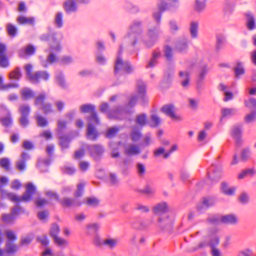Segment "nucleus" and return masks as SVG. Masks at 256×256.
Here are the masks:
<instances>
[{
	"label": "nucleus",
	"mask_w": 256,
	"mask_h": 256,
	"mask_svg": "<svg viewBox=\"0 0 256 256\" xmlns=\"http://www.w3.org/2000/svg\"><path fill=\"white\" fill-rule=\"evenodd\" d=\"M158 10L154 12L153 16L159 25L160 24L162 15L166 11L176 12L179 7L178 0H161L158 4Z\"/></svg>",
	"instance_id": "obj_1"
},
{
	"label": "nucleus",
	"mask_w": 256,
	"mask_h": 256,
	"mask_svg": "<svg viewBox=\"0 0 256 256\" xmlns=\"http://www.w3.org/2000/svg\"><path fill=\"white\" fill-rule=\"evenodd\" d=\"M47 33L42 34L40 39L42 42H48L50 50L52 52H60L62 50L61 42L57 38L58 33L49 27Z\"/></svg>",
	"instance_id": "obj_2"
},
{
	"label": "nucleus",
	"mask_w": 256,
	"mask_h": 256,
	"mask_svg": "<svg viewBox=\"0 0 256 256\" xmlns=\"http://www.w3.org/2000/svg\"><path fill=\"white\" fill-rule=\"evenodd\" d=\"M123 46H120L117 60L115 62L114 74H116L120 70H123L127 74H133L135 72V68L129 60H123L121 56Z\"/></svg>",
	"instance_id": "obj_3"
},
{
	"label": "nucleus",
	"mask_w": 256,
	"mask_h": 256,
	"mask_svg": "<svg viewBox=\"0 0 256 256\" xmlns=\"http://www.w3.org/2000/svg\"><path fill=\"white\" fill-rule=\"evenodd\" d=\"M138 96L132 97L130 99L128 104L126 106L128 108H130L131 110L132 108L136 105L138 100L142 104H145L148 102V98L146 94V85L144 82L140 81L138 82Z\"/></svg>",
	"instance_id": "obj_4"
},
{
	"label": "nucleus",
	"mask_w": 256,
	"mask_h": 256,
	"mask_svg": "<svg viewBox=\"0 0 256 256\" xmlns=\"http://www.w3.org/2000/svg\"><path fill=\"white\" fill-rule=\"evenodd\" d=\"M142 22L138 20L134 21L130 26V32L128 33L126 38L128 42L132 46H134L138 42V36L142 33Z\"/></svg>",
	"instance_id": "obj_5"
},
{
	"label": "nucleus",
	"mask_w": 256,
	"mask_h": 256,
	"mask_svg": "<svg viewBox=\"0 0 256 256\" xmlns=\"http://www.w3.org/2000/svg\"><path fill=\"white\" fill-rule=\"evenodd\" d=\"M86 149L90 156L96 161L100 160L106 152L104 146L100 144H88Z\"/></svg>",
	"instance_id": "obj_6"
},
{
	"label": "nucleus",
	"mask_w": 256,
	"mask_h": 256,
	"mask_svg": "<svg viewBox=\"0 0 256 256\" xmlns=\"http://www.w3.org/2000/svg\"><path fill=\"white\" fill-rule=\"evenodd\" d=\"M160 33V30L159 26L149 29L148 32V40L145 39L144 40L146 46L148 48L154 46L158 40Z\"/></svg>",
	"instance_id": "obj_7"
},
{
	"label": "nucleus",
	"mask_w": 256,
	"mask_h": 256,
	"mask_svg": "<svg viewBox=\"0 0 256 256\" xmlns=\"http://www.w3.org/2000/svg\"><path fill=\"white\" fill-rule=\"evenodd\" d=\"M46 96L44 94H41L36 97L34 104L41 105L40 109L43 110L44 114H48L54 112L52 105L50 103H46Z\"/></svg>",
	"instance_id": "obj_8"
},
{
	"label": "nucleus",
	"mask_w": 256,
	"mask_h": 256,
	"mask_svg": "<svg viewBox=\"0 0 256 256\" xmlns=\"http://www.w3.org/2000/svg\"><path fill=\"white\" fill-rule=\"evenodd\" d=\"M174 74V68L171 67L168 68L164 71L163 79L160 84L162 88L168 89L170 87Z\"/></svg>",
	"instance_id": "obj_9"
},
{
	"label": "nucleus",
	"mask_w": 256,
	"mask_h": 256,
	"mask_svg": "<svg viewBox=\"0 0 256 256\" xmlns=\"http://www.w3.org/2000/svg\"><path fill=\"white\" fill-rule=\"evenodd\" d=\"M210 170L212 172L208 173L209 179L213 182H218L223 176L222 166L213 164L210 168Z\"/></svg>",
	"instance_id": "obj_10"
},
{
	"label": "nucleus",
	"mask_w": 256,
	"mask_h": 256,
	"mask_svg": "<svg viewBox=\"0 0 256 256\" xmlns=\"http://www.w3.org/2000/svg\"><path fill=\"white\" fill-rule=\"evenodd\" d=\"M26 192L20 196V199L22 202H28L32 200V196L36 192V188L32 182H28L26 184Z\"/></svg>",
	"instance_id": "obj_11"
},
{
	"label": "nucleus",
	"mask_w": 256,
	"mask_h": 256,
	"mask_svg": "<svg viewBox=\"0 0 256 256\" xmlns=\"http://www.w3.org/2000/svg\"><path fill=\"white\" fill-rule=\"evenodd\" d=\"M161 112L170 117L174 120L180 121L182 118L180 116L176 115L175 113V106L173 104L164 105L160 110Z\"/></svg>",
	"instance_id": "obj_12"
},
{
	"label": "nucleus",
	"mask_w": 256,
	"mask_h": 256,
	"mask_svg": "<svg viewBox=\"0 0 256 256\" xmlns=\"http://www.w3.org/2000/svg\"><path fill=\"white\" fill-rule=\"evenodd\" d=\"M160 228L162 230H170L174 224V220L169 216L160 217L158 220Z\"/></svg>",
	"instance_id": "obj_13"
},
{
	"label": "nucleus",
	"mask_w": 256,
	"mask_h": 256,
	"mask_svg": "<svg viewBox=\"0 0 256 256\" xmlns=\"http://www.w3.org/2000/svg\"><path fill=\"white\" fill-rule=\"evenodd\" d=\"M58 202L64 208H70L72 206H80L82 202L76 198H64L60 199Z\"/></svg>",
	"instance_id": "obj_14"
},
{
	"label": "nucleus",
	"mask_w": 256,
	"mask_h": 256,
	"mask_svg": "<svg viewBox=\"0 0 256 256\" xmlns=\"http://www.w3.org/2000/svg\"><path fill=\"white\" fill-rule=\"evenodd\" d=\"M189 40L186 38H181L175 43V50L180 53H186L188 50Z\"/></svg>",
	"instance_id": "obj_15"
},
{
	"label": "nucleus",
	"mask_w": 256,
	"mask_h": 256,
	"mask_svg": "<svg viewBox=\"0 0 256 256\" xmlns=\"http://www.w3.org/2000/svg\"><path fill=\"white\" fill-rule=\"evenodd\" d=\"M209 70H210L207 64H204L200 66L199 74L196 80L198 88H200L202 86L204 81L206 75L208 74Z\"/></svg>",
	"instance_id": "obj_16"
},
{
	"label": "nucleus",
	"mask_w": 256,
	"mask_h": 256,
	"mask_svg": "<svg viewBox=\"0 0 256 256\" xmlns=\"http://www.w3.org/2000/svg\"><path fill=\"white\" fill-rule=\"evenodd\" d=\"M154 222V218L146 220V221H136L132 224L134 228L137 230H144L148 229Z\"/></svg>",
	"instance_id": "obj_17"
},
{
	"label": "nucleus",
	"mask_w": 256,
	"mask_h": 256,
	"mask_svg": "<svg viewBox=\"0 0 256 256\" xmlns=\"http://www.w3.org/2000/svg\"><path fill=\"white\" fill-rule=\"evenodd\" d=\"M242 128L240 125L234 126L231 130L232 137L235 140L236 144L239 145L242 143Z\"/></svg>",
	"instance_id": "obj_18"
},
{
	"label": "nucleus",
	"mask_w": 256,
	"mask_h": 256,
	"mask_svg": "<svg viewBox=\"0 0 256 256\" xmlns=\"http://www.w3.org/2000/svg\"><path fill=\"white\" fill-rule=\"evenodd\" d=\"M100 136V134L95 126L88 124L86 130V138L92 141L96 140Z\"/></svg>",
	"instance_id": "obj_19"
},
{
	"label": "nucleus",
	"mask_w": 256,
	"mask_h": 256,
	"mask_svg": "<svg viewBox=\"0 0 256 256\" xmlns=\"http://www.w3.org/2000/svg\"><path fill=\"white\" fill-rule=\"evenodd\" d=\"M30 156L26 152H24L20 156V158L16 163V168L20 171H24L26 168V162Z\"/></svg>",
	"instance_id": "obj_20"
},
{
	"label": "nucleus",
	"mask_w": 256,
	"mask_h": 256,
	"mask_svg": "<svg viewBox=\"0 0 256 256\" xmlns=\"http://www.w3.org/2000/svg\"><path fill=\"white\" fill-rule=\"evenodd\" d=\"M238 222V218L234 214H229L221 216V224L236 225Z\"/></svg>",
	"instance_id": "obj_21"
},
{
	"label": "nucleus",
	"mask_w": 256,
	"mask_h": 256,
	"mask_svg": "<svg viewBox=\"0 0 256 256\" xmlns=\"http://www.w3.org/2000/svg\"><path fill=\"white\" fill-rule=\"evenodd\" d=\"M50 77V74L46 71L40 70L34 74V76H32V81L37 82H39L40 80L47 81L49 80Z\"/></svg>",
	"instance_id": "obj_22"
},
{
	"label": "nucleus",
	"mask_w": 256,
	"mask_h": 256,
	"mask_svg": "<svg viewBox=\"0 0 256 256\" xmlns=\"http://www.w3.org/2000/svg\"><path fill=\"white\" fill-rule=\"evenodd\" d=\"M168 204L166 202H162L157 204L153 208V212L156 214H164L168 212Z\"/></svg>",
	"instance_id": "obj_23"
},
{
	"label": "nucleus",
	"mask_w": 256,
	"mask_h": 256,
	"mask_svg": "<svg viewBox=\"0 0 256 256\" xmlns=\"http://www.w3.org/2000/svg\"><path fill=\"white\" fill-rule=\"evenodd\" d=\"M180 83L184 88L188 87L190 82V74L188 71H181L179 73Z\"/></svg>",
	"instance_id": "obj_24"
},
{
	"label": "nucleus",
	"mask_w": 256,
	"mask_h": 256,
	"mask_svg": "<svg viewBox=\"0 0 256 256\" xmlns=\"http://www.w3.org/2000/svg\"><path fill=\"white\" fill-rule=\"evenodd\" d=\"M236 190L235 187L229 188L228 184L226 182H224L221 184L220 190L225 195L233 196L235 194Z\"/></svg>",
	"instance_id": "obj_25"
},
{
	"label": "nucleus",
	"mask_w": 256,
	"mask_h": 256,
	"mask_svg": "<svg viewBox=\"0 0 256 256\" xmlns=\"http://www.w3.org/2000/svg\"><path fill=\"white\" fill-rule=\"evenodd\" d=\"M226 44V38L222 34H218L216 36V51L218 52L225 48Z\"/></svg>",
	"instance_id": "obj_26"
},
{
	"label": "nucleus",
	"mask_w": 256,
	"mask_h": 256,
	"mask_svg": "<svg viewBox=\"0 0 256 256\" xmlns=\"http://www.w3.org/2000/svg\"><path fill=\"white\" fill-rule=\"evenodd\" d=\"M64 8L68 14L76 12L78 10L76 2L74 0L66 1L64 4Z\"/></svg>",
	"instance_id": "obj_27"
},
{
	"label": "nucleus",
	"mask_w": 256,
	"mask_h": 256,
	"mask_svg": "<svg viewBox=\"0 0 256 256\" xmlns=\"http://www.w3.org/2000/svg\"><path fill=\"white\" fill-rule=\"evenodd\" d=\"M247 17L246 26L249 30H252L256 28V22L253 14L248 12L246 14Z\"/></svg>",
	"instance_id": "obj_28"
},
{
	"label": "nucleus",
	"mask_w": 256,
	"mask_h": 256,
	"mask_svg": "<svg viewBox=\"0 0 256 256\" xmlns=\"http://www.w3.org/2000/svg\"><path fill=\"white\" fill-rule=\"evenodd\" d=\"M59 139V145L62 150H64L68 149L70 147V144L72 141V138L68 135H66L64 137H61Z\"/></svg>",
	"instance_id": "obj_29"
},
{
	"label": "nucleus",
	"mask_w": 256,
	"mask_h": 256,
	"mask_svg": "<svg viewBox=\"0 0 256 256\" xmlns=\"http://www.w3.org/2000/svg\"><path fill=\"white\" fill-rule=\"evenodd\" d=\"M82 202L88 206L95 208L100 205V200L96 197L90 196L86 198Z\"/></svg>",
	"instance_id": "obj_30"
},
{
	"label": "nucleus",
	"mask_w": 256,
	"mask_h": 256,
	"mask_svg": "<svg viewBox=\"0 0 256 256\" xmlns=\"http://www.w3.org/2000/svg\"><path fill=\"white\" fill-rule=\"evenodd\" d=\"M88 124H92V126H100L101 124L100 120L98 118L97 112H94L87 118Z\"/></svg>",
	"instance_id": "obj_31"
},
{
	"label": "nucleus",
	"mask_w": 256,
	"mask_h": 256,
	"mask_svg": "<svg viewBox=\"0 0 256 256\" xmlns=\"http://www.w3.org/2000/svg\"><path fill=\"white\" fill-rule=\"evenodd\" d=\"M56 81L57 84L62 89H66L68 86L66 84L64 76L62 72L56 74Z\"/></svg>",
	"instance_id": "obj_32"
},
{
	"label": "nucleus",
	"mask_w": 256,
	"mask_h": 256,
	"mask_svg": "<svg viewBox=\"0 0 256 256\" xmlns=\"http://www.w3.org/2000/svg\"><path fill=\"white\" fill-rule=\"evenodd\" d=\"M20 87V84L18 82L9 83L4 84V79L2 76H0V90H6L9 88H16Z\"/></svg>",
	"instance_id": "obj_33"
},
{
	"label": "nucleus",
	"mask_w": 256,
	"mask_h": 256,
	"mask_svg": "<svg viewBox=\"0 0 256 256\" xmlns=\"http://www.w3.org/2000/svg\"><path fill=\"white\" fill-rule=\"evenodd\" d=\"M51 162L52 160L50 158H40L38 160L37 166L42 172H46L48 170L44 168V166L48 167L50 165Z\"/></svg>",
	"instance_id": "obj_34"
},
{
	"label": "nucleus",
	"mask_w": 256,
	"mask_h": 256,
	"mask_svg": "<svg viewBox=\"0 0 256 256\" xmlns=\"http://www.w3.org/2000/svg\"><path fill=\"white\" fill-rule=\"evenodd\" d=\"M21 94L24 100H28L30 98H33L36 97L33 90L28 88H24L21 90Z\"/></svg>",
	"instance_id": "obj_35"
},
{
	"label": "nucleus",
	"mask_w": 256,
	"mask_h": 256,
	"mask_svg": "<svg viewBox=\"0 0 256 256\" xmlns=\"http://www.w3.org/2000/svg\"><path fill=\"white\" fill-rule=\"evenodd\" d=\"M11 212L16 217L20 214H29V212H26L24 208L22 207L19 203H16L15 206L12 208Z\"/></svg>",
	"instance_id": "obj_36"
},
{
	"label": "nucleus",
	"mask_w": 256,
	"mask_h": 256,
	"mask_svg": "<svg viewBox=\"0 0 256 256\" xmlns=\"http://www.w3.org/2000/svg\"><path fill=\"white\" fill-rule=\"evenodd\" d=\"M238 114V110L236 108H223L222 110V118L231 117Z\"/></svg>",
	"instance_id": "obj_37"
},
{
	"label": "nucleus",
	"mask_w": 256,
	"mask_h": 256,
	"mask_svg": "<svg viewBox=\"0 0 256 256\" xmlns=\"http://www.w3.org/2000/svg\"><path fill=\"white\" fill-rule=\"evenodd\" d=\"M234 71L236 78H240L242 76L245 74L246 70L241 62L238 61L236 62V66L234 68Z\"/></svg>",
	"instance_id": "obj_38"
},
{
	"label": "nucleus",
	"mask_w": 256,
	"mask_h": 256,
	"mask_svg": "<svg viewBox=\"0 0 256 256\" xmlns=\"http://www.w3.org/2000/svg\"><path fill=\"white\" fill-rule=\"evenodd\" d=\"M67 122L65 121L59 120L58 124L57 134L58 138L61 137H64L66 135L64 134V130L66 128Z\"/></svg>",
	"instance_id": "obj_39"
},
{
	"label": "nucleus",
	"mask_w": 256,
	"mask_h": 256,
	"mask_svg": "<svg viewBox=\"0 0 256 256\" xmlns=\"http://www.w3.org/2000/svg\"><path fill=\"white\" fill-rule=\"evenodd\" d=\"M18 250V246L14 242H6L4 252L8 254H14Z\"/></svg>",
	"instance_id": "obj_40"
},
{
	"label": "nucleus",
	"mask_w": 256,
	"mask_h": 256,
	"mask_svg": "<svg viewBox=\"0 0 256 256\" xmlns=\"http://www.w3.org/2000/svg\"><path fill=\"white\" fill-rule=\"evenodd\" d=\"M199 24L198 22H192L190 23V32L192 38H196L198 37Z\"/></svg>",
	"instance_id": "obj_41"
},
{
	"label": "nucleus",
	"mask_w": 256,
	"mask_h": 256,
	"mask_svg": "<svg viewBox=\"0 0 256 256\" xmlns=\"http://www.w3.org/2000/svg\"><path fill=\"white\" fill-rule=\"evenodd\" d=\"M136 123L140 126L143 127L148 124L147 119V115L145 113H142L137 116Z\"/></svg>",
	"instance_id": "obj_42"
},
{
	"label": "nucleus",
	"mask_w": 256,
	"mask_h": 256,
	"mask_svg": "<svg viewBox=\"0 0 256 256\" xmlns=\"http://www.w3.org/2000/svg\"><path fill=\"white\" fill-rule=\"evenodd\" d=\"M34 237L35 236L33 232L29 233L24 237H22L20 245L24 246L30 244L34 240Z\"/></svg>",
	"instance_id": "obj_43"
},
{
	"label": "nucleus",
	"mask_w": 256,
	"mask_h": 256,
	"mask_svg": "<svg viewBox=\"0 0 256 256\" xmlns=\"http://www.w3.org/2000/svg\"><path fill=\"white\" fill-rule=\"evenodd\" d=\"M164 56L166 57L167 61L171 62L173 60V50L172 48L169 45H166L164 47Z\"/></svg>",
	"instance_id": "obj_44"
},
{
	"label": "nucleus",
	"mask_w": 256,
	"mask_h": 256,
	"mask_svg": "<svg viewBox=\"0 0 256 256\" xmlns=\"http://www.w3.org/2000/svg\"><path fill=\"white\" fill-rule=\"evenodd\" d=\"M22 77V73L20 68L17 67L14 70L12 71L9 74V78L19 80Z\"/></svg>",
	"instance_id": "obj_45"
},
{
	"label": "nucleus",
	"mask_w": 256,
	"mask_h": 256,
	"mask_svg": "<svg viewBox=\"0 0 256 256\" xmlns=\"http://www.w3.org/2000/svg\"><path fill=\"white\" fill-rule=\"evenodd\" d=\"M206 0H196L194 10L198 13L202 12L206 8Z\"/></svg>",
	"instance_id": "obj_46"
},
{
	"label": "nucleus",
	"mask_w": 256,
	"mask_h": 256,
	"mask_svg": "<svg viewBox=\"0 0 256 256\" xmlns=\"http://www.w3.org/2000/svg\"><path fill=\"white\" fill-rule=\"evenodd\" d=\"M18 22L21 24H26L33 25L34 24L35 19L33 17L28 18L24 16H20L17 19Z\"/></svg>",
	"instance_id": "obj_47"
},
{
	"label": "nucleus",
	"mask_w": 256,
	"mask_h": 256,
	"mask_svg": "<svg viewBox=\"0 0 256 256\" xmlns=\"http://www.w3.org/2000/svg\"><path fill=\"white\" fill-rule=\"evenodd\" d=\"M80 110L82 113L92 114L96 111V106L92 104H84L80 106Z\"/></svg>",
	"instance_id": "obj_48"
},
{
	"label": "nucleus",
	"mask_w": 256,
	"mask_h": 256,
	"mask_svg": "<svg viewBox=\"0 0 256 256\" xmlns=\"http://www.w3.org/2000/svg\"><path fill=\"white\" fill-rule=\"evenodd\" d=\"M120 129L116 126H112L108 129L105 136L108 138H112L116 136Z\"/></svg>",
	"instance_id": "obj_49"
},
{
	"label": "nucleus",
	"mask_w": 256,
	"mask_h": 256,
	"mask_svg": "<svg viewBox=\"0 0 256 256\" xmlns=\"http://www.w3.org/2000/svg\"><path fill=\"white\" fill-rule=\"evenodd\" d=\"M60 228L58 224L54 223L52 224L50 230V236L53 238L58 236L60 232Z\"/></svg>",
	"instance_id": "obj_50"
},
{
	"label": "nucleus",
	"mask_w": 256,
	"mask_h": 256,
	"mask_svg": "<svg viewBox=\"0 0 256 256\" xmlns=\"http://www.w3.org/2000/svg\"><path fill=\"white\" fill-rule=\"evenodd\" d=\"M154 156L156 158L163 156L164 158L166 159L168 158L170 156V153L166 152L164 148L163 147H160L156 149L154 152Z\"/></svg>",
	"instance_id": "obj_51"
},
{
	"label": "nucleus",
	"mask_w": 256,
	"mask_h": 256,
	"mask_svg": "<svg viewBox=\"0 0 256 256\" xmlns=\"http://www.w3.org/2000/svg\"><path fill=\"white\" fill-rule=\"evenodd\" d=\"M17 218L11 212L9 214H4L2 215V220L4 222L7 224H12L14 222Z\"/></svg>",
	"instance_id": "obj_52"
},
{
	"label": "nucleus",
	"mask_w": 256,
	"mask_h": 256,
	"mask_svg": "<svg viewBox=\"0 0 256 256\" xmlns=\"http://www.w3.org/2000/svg\"><path fill=\"white\" fill-rule=\"evenodd\" d=\"M142 136V133L137 129L134 128L130 133V138L133 142H137Z\"/></svg>",
	"instance_id": "obj_53"
},
{
	"label": "nucleus",
	"mask_w": 256,
	"mask_h": 256,
	"mask_svg": "<svg viewBox=\"0 0 256 256\" xmlns=\"http://www.w3.org/2000/svg\"><path fill=\"white\" fill-rule=\"evenodd\" d=\"M6 30L8 34L12 37H15L18 34V28L12 24L9 23L7 24Z\"/></svg>",
	"instance_id": "obj_54"
},
{
	"label": "nucleus",
	"mask_w": 256,
	"mask_h": 256,
	"mask_svg": "<svg viewBox=\"0 0 256 256\" xmlns=\"http://www.w3.org/2000/svg\"><path fill=\"white\" fill-rule=\"evenodd\" d=\"M161 123L160 118L156 114H152L150 116V122L148 125L152 128H156Z\"/></svg>",
	"instance_id": "obj_55"
},
{
	"label": "nucleus",
	"mask_w": 256,
	"mask_h": 256,
	"mask_svg": "<svg viewBox=\"0 0 256 256\" xmlns=\"http://www.w3.org/2000/svg\"><path fill=\"white\" fill-rule=\"evenodd\" d=\"M126 152L128 156L136 155L140 152V150L137 146L132 144L126 150Z\"/></svg>",
	"instance_id": "obj_56"
},
{
	"label": "nucleus",
	"mask_w": 256,
	"mask_h": 256,
	"mask_svg": "<svg viewBox=\"0 0 256 256\" xmlns=\"http://www.w3.org/2000/svg\"><path fill=\"white\" fill-rule=\"evenodd\" d=\"M256 172L254 168H248L244 170L238 175V178L241 180L244 178L245 177L248 176H252Z\"/></svg>",
	"instance_id": "obj_57"
},
{
	"label": "nucleus",
	"mask_w": 256,
	"mask_h": 256,
	"mask_svg": "<svg viewBox=\"0 0 256 256\" xmlns=\"http://www.w3.org/2000/svg\"><path fill=\"white\" fill-rule=\"evenodd\" d=\"M216 203V200L213 197H206L203 198L202 204L206 208L214 206Z\"/></svg>",
	"instance_id": "obj_58"
},
{
	"label": "nucleus",
	"mask_w": 256,
	"mask_h": 256,
	"mask_svg": "<svg viewBox=\"0 0 256 256\" xmlns=\"http://www.w3.org/2000/svg\"><path fill=\"white\" fill-rule=\"evenodd\" d=\"M114 110L119 116L122 114H130L132 113L130 108H128V106H117Z\"/></svg>",
	"instance_id": "obj_59"
},
{
	"label": "nucleus",
	"mask_w": 256,
	"mask_h": 256,
	"mask_svg": "<svg viewBox=\"0 0 256 256\" xmlns=\"http://www.w3.org/2000/svg\"><path fill=\"white\" fill-rule=\"evenodd\" d=\"M221 216L219 214H215L208 218L206 222L212 224H221Z\"/></svg>",
	"instance_id": "obj_60"
},
{
	"label": "nucleus",
	"mask_w": 256,
	"mask_h": 256,
	"mask_svg": "<svg viewBox=\"0 0 256 256\" xmlns=\"http://www.w3.org/2000/svg\"><path fill=\"white\" fill-rule=\"evenodd\" d=\"M55 24L58 28H62L64 26L63 14L62 12H58L56 16Z\"/></svg>",
	"instance_id": "obj_61"
},
{
	"label": "nucleus",
	"mask_w": 256,
	"mask_h": 256,
	"mask_svg": "<svg viewBox=\"0 0 256 256\" xmlns=\"http://www.w3.org/2000/svg\"><path fill=\"white\" fill-rule=\"evenodd\" d=\"M34 203L36 206L38 208H42L48 204H49V202L44 198H42L40 197H38L36 198Z\"/></svg>",
	"instance_id": "obj_62"
},
{
	"label": "nucleus",
	"mask_w": 256,
	"mask_h": 256,
	"mask_svg": "<svg viewBox=\"0 0 256 256\" xmlns=\"http://www.w3.org/2000/svg\"><path fill=\"white\" fill-rule=\"evenodd\" d=\"M20 112L22 116L28 117L30 112V108L28 105H22L20 108Z\"/></svg>",
	"instance_id": "obj_63"
},
{
	"label": "nucleus",
	"mask_w": 256,
	"mask_h": 256,
	"mask_svg": "<svg viewBox=\"0 0 256 256\" xmlns=\"http://www.w3.org/2000/svg\"><path fill=\"white\" fill-rule=\"evenodd\" d=\"M238 200L242 204H248L250 200L249 195L246 192H242L238 197Z\"/></svg>",
	"instance_id": "obj_64"
}]
</instances>
